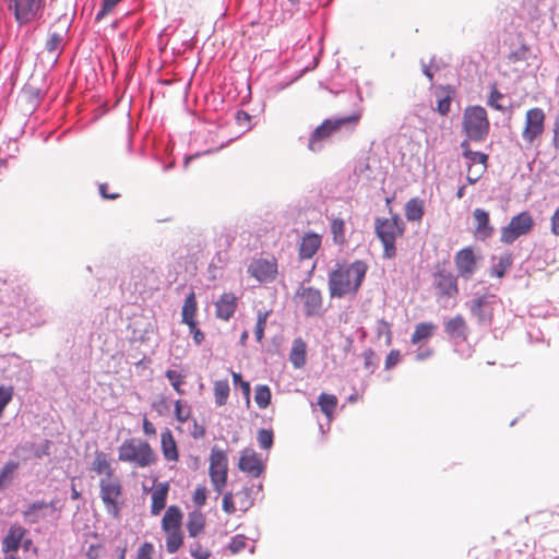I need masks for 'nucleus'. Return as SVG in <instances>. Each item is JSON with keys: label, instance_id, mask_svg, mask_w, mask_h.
Segmentation results:
<instances>
[{"label": "nucleus", "instance_id": "obj_23", "mask_svg": "<svg viewBox=\"0 0 559 559\" xmlns=\"http://www.w3.org/2000/svg\"><path fill=\"white\" fill-rule=\"evenodd\" d=\"M169 491V483H156L152 491L151 513L157 515L166 507V499Z\"/></svg>", "mask_w": 559, "mask_h": 559}, {"label": "nucleus", "instance_id": "obj_11", "mask_svg": "<svg viewBox=\"0 0 559 559\" xmlns=\"http://www.w3.org/2000/svg\"><path fill=\"white\" fill-rule=\"evenodd\" d=\"M534 225L532 215L524 211L513 216L509 224L501 229L500 240L503 243H512L519 237L528 234Z\"/></svg>", "mask_w": 559, "mask_h": 559}, {"label": "nucleus", "instance_id": "obj_36", "mask_svg": "<svg viewBox=\"0 0 559 559\" xmlns=\"http://www.w3.org/2000/svg\"><path fill=\"white\" fill-rule=\"evenodd\" d=\"M166 548L169 554L176 552L182 545L183 536L181 530L165 531Z\"/></svg>", "mask_w": 559, "mask_h": 559}, {"label": "nucleus", "instance_id": "obj_52", "mask_svg": "<svg viewBox=\"0 0 559 559\" xmlns=\"http://www.w3.org/2000/svg\"><path fill=\"white\" fill-rule=\"evenodd\" d=\"M103 555V546L99 544L90 545L86 557L87 559H99Z\"/></svg>", "mask_w": 559, "mask_h": 559}, {"label": "nucleus", "instance_id": "obj_29", "mask_svg": "<svg viewBox=\"0 0 559 559\" xmlns=\"http://www.w3.org/2000/svg\"><path fill=\"white\" fill-rule=\"evenodd\" d=\"M187 531L190 537H195L201 534L205 527V516L200 511L189 513L187 521Z\"/></svg>", "mask_w": 559, "mask_h": 559}, {"label": "nucleus", "instance_id": "obj_10", "mask_svg": "<svg viewBox=\"0 0 559 559\" xmlns=\"http://www.w3.org/2000/svg\"><path fill=\"white\" fill-rule=\"evenodd\" d=\"M254 504V498L250 488L245 487L236 492L227 491L223 495L222 509L228 514H245Z\"/></svg>", "mask_w": 559, "mask_h": 559}, {"label": "nucleus", "instance_id": "obj_55", "mask_svg": "<svg viewBox=\"0 0 559 559\" xmlns=\"http://www.w3.org/2000/svg\"><path fill=\"white\" fill-rule=\"evenodd\" d=\"M190 333L193 335V341L195 344L200 345L204 341V334L197 326V322H193V325H188Z\"/></svg>", "mask_w": 559, "mask_h": 559}, {"label": "nucleus", "instance_id": "obj_43", "mask_svg": "<svg viewBox=\"0 0 559 559\" xmlns=\"http://www.w3.org/2000/svg\"><path fill=\"white\" fill-rule=\"evenodd\" d=\"M62 41H63L62 34L52 32L49 34V37L46 41V49L49 52L55 53L61 47Z\"/></svg>", "mask_w": 559, "mask_h": 559}, {"label": "nucleus", "instance_id": "obj_34", "mask_svg": "<svg viewBox=\"0 0 559 559\" xmlns=\"http://www.w3.org/2000/svg\"><path fill=\"white\" fill-rule=\"evenodd\" d=\"M511 265H512L511 253H508V252L503 253L498 258V262L491 266L490 275L496 276L498 278H502Z\"/></svg>", "mask_w": 559, "mask_h": 559}, {"label": "nucleus", "instance_id": "obj_63", "mask_svg": "<svg viewBox=\"0 0 559 559\" xmlns=\"http://www.w3.org/2000/svg\"><path fill=\"white\" fill-rule=\"evenodd\" d=\"M430 355H431V350L428 349V350H426L424 353L417 354L416 359L417 360H424V359L428 358Z\"/></svg>", "mask_w": 559, "mask_h": 559}, {"label": "nucleus", "instance_id": "obj_40", "mask_svg": "<svg viewBox=\"0 0 559 559\" xmlns=\"http://www.w3.org/2000/svg\"><path fill=\"white\" fill-rule=\"evenodd\" d=\"M248 546V538L245 535H236L228 544V550L231 555H237L246 549Z\"/></svg>", "mask_w": 559, "mask_h": 559}, {"label": "nucleus", "instance_id": "obj_2", "mask_svg": "<svg viewBox=\"0 0 559 559\" xmlns=\"http://www.w3.org/2000/svg\"><path fill=\"white\" fill-rule=\"evenodd\" d=\"M368 264L362 260L352 263L337 262L328 276L331 298L354 297L359 292L368 272Z\"/></svg>", "mask_w": 559, "mask_h": 559}, {"label": "nucleus", "instance_id": "obj_59", "mask_svg": "<svg viewBox=\"0 0 559 559\" xmlns=\"http://www.w3.org/2000/svg\"><path fill=\"white\" fill-rule=\"evenodd\" d=\"M550 229L554 235L559 236V207L555 211L554 215L551 216Z\"/></svg>", "mask_w": 559, "mask_h": 559}, {"label": "nucleus", "instance_id": "obj_57", "mask_svg": "<svg viewBox=\"0 0 559 559\" xmlns=\"http://www.w3.org/2000/svg\"><path fill=\"white\" fill-rule=\"evenodd\" d=\"M552 132H554L552 142H551L552 146L556 150H559V114L555 118L554 126H552Z\"/></svg>", "mask_w": 559, "mask_h": 559}, {"label": "nucleus", "instance_id": "obj_21", "mask_svg": "<svg viewBox=\"0 0 559 559\" xmlns=\"http://www.w3.org/2000/svg\"><path fill=\"white\" fill-rule=\"evenodd\" d=\"M160 450L167 462L179 461V450L170 429L166 428L160 433Z\"/></svg>", "mask_w": 559, "mask_h": 559}, {"label": "nucleus", "instance_id": "obj_30", "mask_svg": "<svg viewBox=\"0 0 559 559\" xmlns=\"http://www.w3.org/2000/svg\"><path fill=\"white\" fill-rule=\"evenodd\" d=\"M436 329L437 325L432 322H420L415 326V331L411 337L412 344L416 345L423 341L429 340L433 335Z\"/></svg>", "mask_w": 559, "mask_h": 559}, {"label": "nucleus", "instance_id": "obj_47", "mask_svg": "<svg viewBox=\"0 0 559 559\" xmlns=\"http://www.w3.org/2000/svg\"><path fill=\"white\" fill-rule=\"evenodd\" d=\"M190 554L194 559H209L212 556L211 551L199 542L190 546Z\"/></svg>", "mask_w": 559, "mask_h": 559}, {"label": "nucleus", "instance_id": "obj_31", "mask_svg": "<svg viewBox=\"0 0 559 559\" xmlns=\"http://www.w3.org/2000/svg\"><path fill=\"white\" fill-rule=\"evenodd\" d=\"M337 403V397L334 394L321 393L318 397V405L329 420L333 418Z\"/></svg>", "mask_w": 559, "mask_h": 559}, {"label": "nucleus", "instance_id": "obj_27", "mask_svg": "<svg viewBox=\"0 0 559 559\" xmlns=\"http://www.w3.org/2000/svg\"><path fill=\"white\" fill-rule=\"evenodd\" d=\"M182 513L176 506H170L162 520L164 531L181 530Z\"/></svg>", "mask_w": 559, "mask_h": 559}, {"label": "nucleus", "instance_id": "obj_22", "mask_svg": "<svg viewBox=\"0 0 559 559\" xmlns=\"http://www.w3.org/2000/svg\"><path fill=\"white\" fill-rule=\"evenodd\" d=\"M26 535V530L19 525L13 524L10 526L8 534L2 542V550L4 552L16 551Z\"/></svg>", "mask_w": 559, "mask_h": 559}, {"label": "nucleus", "instance_id": "obj_20", "mask_svg": "<svg viewBox=\"0 0 559 559\" xmlns=\"http://www.w3.org/2000/svg\"><path fill=\"white\" fill-rule=\"evenodd\" d=\"M237 309V297L233 293H224L215 302V313L218 319L229 320Z\"/></svg>", "mask_w": 559, "mask_h": 559}, {"label": "nucleus", "instance_id": "obj_64", "mask_svg": "<svg viewBox=\"0 0 559 559\" xmlns=\"http://www.w3.org/2000/svg\"><path fill=\"white\" fill-rule=\"evenodd\" d=\"M126 554H127L126 546L118 548V559H126Z\"/></svg>", "mask_w": 559, "mask_h": 559}, {"label": "nucleus", "instance_id": "obj_25", "mask_svg": "<svg viewBox=\"0 0 559 559\" xmlns=\"http://www.w3.org/2000/svg\"><path fill=\"white\" fill-rule=\"evenodd\" d=\"M444 331L451 337L466 340L468 328L465 319L461 314H457L444 323Z\"/></svg>", "mask_w": 559, "mask_h": 559}, {"label": "nucleus", "instance_id": "obj_35", "mask_svg": "<svg viewBox=\"0 0 559 559\" xmlns=\"http://www.w3.org/2000/svg\"><path fill=\"white\" fill-rule=\"evenodd\" d=\"M229 391L227 380H217L214 382V399L217 406H223L227 403Z\"/></svg>", "mask_w": 559, "mask_h": 559}, {"label": "nucleus", "instance_id": "obj_13", "mask_svg": "<svg viewBox=\"0 0 559 559\" xmlns=\"http://www.w3.org/2000/svg\"><path fill=\"white\" fill-rule=\"evenodd\" d=\"M546 115L542 108H531L525 114V124L522 131L523 140L532 144L545 130Z\"/></svg>", "mask_w": 559, "mask_h": 559}, {"label": "nucleus", "instance_id": "obj_62", "mask_svg": "<svg viewBox=\"0 0 559 559\" xmlns=\"http://www.w3.org/2000/svg\"><path fill=\"white\" fill-rule=\"evenodd\" d=\"M81 497V492L76 489L75 485H72V488H71V498L73 500H78L80 499Z\"/></svg>", "mask_w": 559, "mask_h": 559}, {"label": "nucleus", "instance_id": "obj_17", "mask_svg": "<svg viewBox=\"0 0 559 559\" xmlns=\"http://www.w3.org/2000/svg\"><path fill=\"white\" fill-rule=\"evenodd\" d=\"M238 467L241 472L247 473L251 477H259L264 471V465L260 456L252 449H245L241 452Z\"/></svg>", "mask_w": 559, "mask_h": 559}, {"label": "nucleus", "instance_id": "obj_58", "mask_svg": "<svg viewBox=\"0 0 559 559\" xmlns=\"http://www.w3.org/2000/svg\"><path fill=\"white\" fill-rule=\"evenodd\" d=\"M143 433L147 437H155L156 428L146 417L143 418Z\"/></svg>", "mask_w": 559, "mask_h": 559}, {"label": "nucleus", "instance_id": "obj_28", "mask_svg": "<svg viewBox=\"0 0 559 559\" xmlns=\"http://www.w3.org/2000/svg\"><path fill=\"white\" fill-rule=\"evenodd\" d=\"M197 311H198V304L195 299L194 292H191L185 299L183 306H182V323L187 325H193V322H197Z\"/></svg>", "mask_w": 559, "mask_h": 559}, {"label": "nucleus", "instance_id": "obj_5", "mask_svg": "<svg viewBox=\"0 0 559 559\" xmlns=\"http://www.w3.org/2000/svg\"><path fill=\"white\" fill-rule=\"evenodd\" d=\"M462 129L468 142H481L489 134L490 123L487 111L481 106L466 107L463 114Z\"/></svg>", "mask_w": 559, "mask_h": 559}, {"label": "nucleus", "instance_id": "obj_41", "mask_svg": "<svg viewBox=\"0 0 559 559\" xmlns=\"http://www.w3.org/2000/svg\"><path fill=\"white\" fill-rule=\"evenodd\" d=\"M269 311L259 312L258 313V320L254 329V335L257 341L260 343L264 337V330L266 326V320L269 318Z\"/></svg>", "mask_w": 559, "mask_h": 559}, {"label": "nucleus", "instance_id": "obj_33", "mask_svg": "<svg viewBox=\"0 0 559 559\" xmlns=\"http://www.w3.org/2000/svg\"><path fill=\"white\" fill-rule=\"evenodd\" d=\"M331 234L335 245L344 246L346 243L345 222L340 217L331 218Z\"/></svg>", "mask_w": 559, "mask_h": 559}, {"label": "nucleus", "instance_id": "obj_8", "mask_svg": "<svg viewBox=\"0 0 559 559\" xmlns=\"http://www.w3.org/2000/svg\"><path fill=\"white\" fill-rule=\"evenodd\" d=\"M461 148L467 165L466 179L468 183L474 185L486 173L489 156L485 153L473 151L468 140L462 141Z\"/></svg>", "mask_w": 559, "mask_h": 559}, {"label": "nucleus", "instance_id": "obj_4", "mask_svg": "<svg viewBox=\"0 0 559 559\" xmlns=\"http://www.w3.org/2000/svg\"><path fill=\"white\" fill-rule=\"evenodd\" d=\"M404 231L405 224L397 215L376 218L374 233L383 246L384 259L396 257V240L403 237Z\"/></svg>", "mask_w": 559, "mask_h": 559}, {"label": "nucleus", "instance_id": "obj_9", "mask_svg": "<svg viewBox=\"0 0 559 559\" xmlns=\"http://www.w3.org/2000/svg\"><path fill=\"white\" fill-rule=\"evenodd\" d=\"M45 0H9V9L20 25L29 24L41 17Z\"/></svg>", "mask_w": 559, "mask_h": 559}, {"label": "nucleus", "instance_id": "obj_39", "mask_svg": "<svg viewBox=\"0 0 559 559\" xmlns=\"http://www.w3.org/2000/svg\"><path fill=\"white\" fill-rule=\"evenodd\" d=\"M166 378L170 382L174 390L179 394H185L181 385L185 383V377L177 370H167L165 373Z\"/></svg>", "mask_w": 559, "mask_h": 559}, {"label": "nucleus", "instance_id": "obj_16", "mask_svg": "<svg viewBox=\"0 0 559 559\" xmlns=\"http://www.w3.org/2000/svg\"><path fill=\"white\" fill-rule=\"evenodd\" d=\"M457 275L447 270H440L433 274V286L441 298H456L459 295Z\"/></svg>", "mask_w": 559, "mask_h": 559}, {"label": "nucleus", "instance_id": "obj_26", "mask_svg": "<svg viewBox=\"0 0 559 559\" xmlns=\"http://www.w3.org/2000/svg\"><path fill=\"white\" fill-rule=\"evenodd\" d=\"M289 360L292 365L299 369L306 365L307 361V344L301 337H297L293 341V345L289 352Z\"/></svg>", "mask_w": 559, "mask_h": 559}, {"label": "nucleus", "instance_id": "obj_14", "mask_svg": "<svg viewBox=\"0 0 559 559\" xmlns=\"http://www.w3.org/2000/svg\"><path fill=\"white\" fill-rule=\"evenodd\" d=\"M248 273L259 283H271L278 274L277 259L274 257L254 259L248 266Z\"/></svg>", "mask_w": 559, "mask_h": 559}, {"label": "nucleus", "instance_id": "obj_46", "mask_svg": "<svg viewBox=\"0 0 559 559\" xmlns=\"http://www.w3.org/2000/svg\"><path fill=\"white\" fill-rule=\"evenodd\" d=\"M155 548L152 543L144 542L138 548L136 558L135 559H154Z\"/></svg>", "mask_w": 559, "mask_h": 559}, {"label": "nucleus", "instance_id": "obj_53", "mask_svg": "<svg viewBox=\"0 0 559 559\" xmlns=\"http://www.w3.org/2000/svg\"><path fill=\"white\" fill-rule=\"evenodd\" d=\"M379 333H384L385 334V343L388 345H390L391 342H392V331H391L390 323H388L384 320H380L379 321Z\"/></svg>", "mask_w": 559, "mask_h": 559}, {"label": "nucleus", "instance_id": "obj_49", "mask_svg": "<svg viewBox=\"0 0 559 559\" xmlns=\"http://www.w3.org/2000/svg\"><path fill=\"white\" fill-rule=\"evenodd\" d=\"M451 103H452V95H451V91L448 90L445 95L440 97L437 103L438 112L442 116L448 115V112L450 111Z\"/></svg>", "mask_w": 559, "mask_h": 559}, {"label": "nucleus", "instance_id": "obj_18", "mask_svg": "<svg viewBox=\"0 0 559 559\" xmlns=\"http://www.w3.org/2000/svg\"><path fill=\"white\" fill-rule=\"evenodd\" d=\"M469 310L477 318L480 324L491 323L493 309L487 296H480L473 300Z\"/></svg>", "mask_w": 559, "mask_h": 559}, {"label": "nucleus", "instance_id": "obj_37", "mask_svg": "<svg viewBox=\"0 0 559 559\" xmlns=\"http://www.w3.org/2000/svg\"><path fill=\"white\" fill-rule=\"evenodd\" d=\"M20 464L19 462L9 461L4 464L0 472V488L5 487L11 483L15 472L17 471Z\"/></svg>", "mask_w": 559, "mask_h": 559}, {"label": "nucleus", "instance_id": "obj_12", "mask_svg": "<svg viewBox=\"0 0 559 559\" xmlns=\"http://www.w3.org/2000/svg\"><path fill=\"white\" fill-rule=\"evenodd\" d=\"M295 298L301 305L307 317L320 316L322 313L323 298L321 290L311 286H300Z\"/></svg>", "mask_w": 559, "mask_h": 559}, {"label": "nucleus", "instance_id": "obj_32", "mask_svg": "<svg viewBox=\"0 0 559 559\" xmlns=\"http://www.w3.org/2000/svg\"><path fill=\"white\" fill-rule=\"evenodd\" d=\"M405 216L411 222H418L424 216V201L413 198L405 205Z\"/></svg>", "mask_w": 559, "mask_h": 559}, {"label": "nucleus", "instance_id": "obj_61", "mask_svg": "<svg viewBox=\"0 0 559 559\" xmlns=\"http://www.w3.org/2000/svg\"><path fill=\"white\" fill-rule=\"evenodd\" d=\"M245 396L249 399L250 396V383L248 381H240L239 383Z\"/></svg>", "mask_w": 559, "mask_h": 559}, {"label": "nucleus", "instance_id": "obj_15", "mask_svg": "<svg viewBox=\"0 0 559 559\" xmlns=\"http://www.w3.org/2000/svg\"><path fill=\"white\" fill-rule=\"evenodd\" d=\"M480 257L476 254L473 247H465L454 255V264L457 276L463 280H471L478 269Z\"/></svg>", "mask_w": 559, "mask_h": 559}, {"label": "nucleus", "instance_id": "obj_42", "mask_svg": "<svg viewBox=\"0 0 559 559\" xmlns=\"http://www.w3.org/2000/svg\"><path fill=\"white\" fill-rule=\"evenodd\" d=\"M191 416V409L182 404L181 400L175 402V417L176 419L185 424Z\"/></svg>", "mask_w": 559, "mask_h": 559}, {"label": "nucleus", "instance_id": "obj_24", "mask_svg": "<svg viewBox=\"0 0 559 559\" xmlns=\"http://www.w3.org/2000/svg\"><path fill=\"white\" fill-rule=\"evenodd\" d=\"M321 247V236L316 233H307L304 235L299 245L300 259H310Z\"/></svg>", "mask_w": 559, "mask_h": 559}, {"label": "nucleus", "instance_id": "obj_44", "mask_svg": "<svg viewBox=\"0 0 559 559\" xmlns=\"http://www.w3.org/2000/svg\"><path fill=\"white\" fill-rule=\"evenodd\" d=\"M121 1L122 0H103L102 8L96 14V20L100 21L102 19L110 14Z\"/></svg>", "mask_w": 559, "mask_h": 559}, {"label": "nucleus", "instance_id": "obj_7", "mask_svg": "<svg viewBox=\"0 0 559 559\" xmlns=\"http://www.w3.org/2000/svg\"><path fill=\"white\" fill-rule=\"evenodd\" d=\"M209 475L214 490L222 493L228 479V459L225 450L213 447L210 453Z\"/></svg>", "mask_w": 559, "mask_h": 559}, {"label": "nucleus", "instance_id": "obj_38", "mask_svg": "<svg viewBox=\"0 0 559 559\" xmlns=\"http://www.w3.org/2000/svg\"><path fill=\"white\" fill-rule=\"evenodd\" d=\"M271 391L267 385H258L255 388L254 400L262 409L266 408L271 403Z\"/></svg>", "mask_w": 559, "mask_h": 559}, {"label": "nucleus", "instance_id": "obj_45", "mask_svg": "<svg viewBox=\"0 0 559 559\" xmlns=\"http://www.w3.org/2000/svg\"><path fill=\"white\" fill-rule=\"evenodd\" d=\"M258 443L260 448L267 450L273 444V432L272 430L261 429L258 431Z\"/></svg>", "mask_w": 559, "mask_h": 559}, {"label": "nucleus", "instance_id": "obj_48", "mask_svg": "<svg viewBox=\"0 0 559 559\" xmlns=\"http://www.w3.org/2000/svg\"><path fill=\"white\" fill-rule=\"evenodd\" d=\"M503 98V95L499 92L496 85L491 87L490 96L488 99V105L496 110L503 111L504 107L501 105V99Z\"/></svg>", "mask_w": 559, "mask_h": 559}, {"label": "nucleus", "instance_id": "obj_51", "mask_svg": "<svg viewBox=\"0 0 559 559\" xmlns=\"http://www.w3.org/2000/svg\"><path fill=\"white\" fill-rule=\"evenodd\" d=\"M401 360V354L397 349H392L386 358H385V364H384V368L386 370H390L392 369L393 367H395Z\"/></svg>", "mask_w": 559, "mask_h": 559}, {"label": "nucleus", "instance_id": "obj_60", "mask_svg": "<svg viewBox=\"0 0 559 559\" xmlns=\"http://www.w3.org/2000/svg\"><path fill=\"white\" fill-rule=\"evenodd\" d=\"M236 119H237V121H238V123H239V124H242V122L249 123V122H250L251 117H250V115H249V114H247L246 111H243V110H239V111H237V114H236Z\"/></svg>", "mask_w": 559, "mask_h": 559}, {"label": "nucleus", "instance_id": "obj_3", "mask_svg": "<svg viewBox=\"0 0 559 559\" xmlns=\"http://www.w3.org/2000/svg\"><path fill=\"white\" fill-rule=\"evenodd\" d=\"M118 460L136 468H148L158 462V455L146 440L129 438L119 445Z\"/></svg>", "mask_w": 559, "mask_h": 559}, {"label": "nucleus", "instance_id": "obj_19", "mask_svg": "<svg viewBox=\"0 0 559 559\" xmlns=\"http://www.w3.org/2000/svg\"><path fill=\"white\" fill-rule=\"evenodd\" d=\"M473 217L475 222V237L480 240H485L491 237L495 229L490 225L488 212L483 209H475L473 212Z\"/></svg>", "mask_w": 559, "mask_h": 559}, {"label": "nucleus", "instance_id": "obj_1", "mask_svg": "<svg viewBox=\"0 0 559 559\" xmlns=\"http://www.w3.org/2000/svg\"><path fill=\"white\" fill-rule=\"evenodd\" d=\"M91 471L99 476V498L106 512L114 519H119L124 506L123 485L109 454L95 451Z\"/></svg>", "mask_w": 559, "mask_h": 559}, {"label": "nucleus", "instance_id": "obj_56", "mask_svg": "<svg viewBox=\"0 0 559 559\" xmlns=\"http://www.w3.org/2000/svg\"><path fill=\"white\" fill-rule=\"evenodd\" d=\"M48 507V503L45 502V501H37V502H34L32 503L27 510L24 512V515L25 516H31L34 512L38 511V510H41V509H46Z\"/></svg>", "mask_w": 559, "mask_h": 559}, {"label": "nucleus", "instance_id": "obj_50", "mask_svg": "<svg viewBox=\"0 0 559 559\" xmlns=\"http://www.w3.org/2000/svg\"><path fill=\"white\" fill-rule=\"evenodd\" d=\"M207 489L204 485H199L194 489L192 501L197 507H203L206 503Z\"/></svg>", "mask_w": 559, "mask_h": 559}, {"label": "nucleus", "instance_id": "obj_54", "mask_svg": "<svg viewBox=\"0 0 559 559\" xmlns=\"http://www.w3.org/2000/svg\"><path fill=\"white\" fill-rule=\"evenodd\" d=\"M99 193L104 199L107 200H116L120 197L117 192H109V186L108 183H100L99 187Z\"/></svg>", "mask_w": 559, "mask_h": 559}, {"label": "nucleus", "instance_id": "obj_6", "mask_svg": "<svg viewBox=\"0 0 559 559\" xmlns=\"http://www.w3.org/2000/svg\"><path fill=\"white\" fill-rule=\"evenodd\" d=\"M359 119L360 115L355 114L347 117L324 120L312 132L308 143L309 150L312 152L319 151L321 148L320 142L331 138L345 126L355 127Z\"/></svg>", "mask_w": 559, "mask_h": 559}]
</instances>
